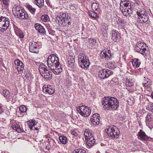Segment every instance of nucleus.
<instances>
[{"label": "nucleus", "instance_id": "obj_53", "mask_svg": "<svg viewBox=\"0 0 153 153\" xmlns=\"http://www.w3.org/2000/svg\"><path fill=\"white\" fill-rule=\"evenodd\" d=\"M151 111L153 113V108L151 110Z\"/></svg>", "mask_w": 153, "mask_h": 153}, {"label": "nucleus", "instance_id": "obj_54", "mask_svg": "<svg viewBox=\"0 0 153 153\" xmlns=\"http://www.w3.org/2000/svg\"><path fill=\"white\" fill-rule=\"evenodd\" d=\"M1 105L0 104V109H1Z\"/></svg>", "mask_w": 153, "mask_h": 153}, {"label": "nucleus", "instance_id": "obj_49", "mask_svg": "<svg viewBox=\"0 0 153 153\" xmlns=\"http://www.w3.org/2000/svg\"><path fill=\"white\" fill-rule=\"evenodd\" d=\"M73 153H79L78 149H76L73 151Z\"/></svg>", "mask_w": 153, "mask_h": 153}, {"label": "nucleus", "instance_id": "obj_2", "mask_svg": "<svg viewBox=\"0 0 153 153\" xmlns=\"http://www.w3.org/2000/svg\"><path fill=\"white\" fill-rule=\"evenodd\" d=\"M101 103L103 109L106 111L110 109L114 110H116L119 105V102L116 99L109 96L103 98Z\"/></svg>", "mask_w": 153, "mask_h": 153}, {"label": "nucleus", "instance_id": "obj_45", "mask_svg": "<svg viewBox=\"0 0 153 153\" xmlns=\"http://www.w3.org/2000/svg\"><path fill=\"white\" fill-rule=\"evenodd\" d=\"M78 150L79 153H86L85 150L84 149H78Z\"/></svg>", "mask_w": 153, "mask_h": 153}, {"label": "nucleus", "instance_id": "obj_48", "mask_svg": "<svg viewBox=\"0 0 153 153\" xmlns=\"http://www.w3.org/2000/svg\"><path fill=\"white\" fill-rule=\"evenodd\" d=\"M70 9L71 10H75L76 9L75 7H74V6H73V5L71 6Z\"/></svg>", "mask_w": 153, "mask_h": 153}, {"label": "nucleus", "instance_id": "obj_14", "mask_svg": "<svg viewBox=\"0 0 153 153\" xmlns=\"http://www.w3.org/2000/svg\"><path fill=\"white\" fill-rule=\"evenodd\" d=\"M111 39L114 42H119L121 38L120 35L118 31L113 30L112 32Z\"/></svg>", "mask_w": 153, "mask_h": 153}, {"label": "nucleus", "instance_id": "obj_50", "mask_svg": "<svg viewBox=\"0 0 153 153\" xmlns=\"http://www.w3.org/2000/svg\"><path fill=\"white\" fill-rule=\"evenodd\" d=\"M147 83L146 85L147 86H148V85H149L150 83V80L149 79H148V81H147Z\"/></svg>", "mask_w": 153, "mask_h": 153}, {"label": "nucleus", "instance_id": "obj_30", "mask_svg": "<svg viewBox=\"0 0 153 153\" xmlns=\"http://www.w3.org/2000/svg\"><path fill=\"white\" fill-rule=\"evenodd\" d=\"M36 4L39 7H41L44 5V0H35Z\"/></svg>", "mask_w": 153, "mask_h": 153}, {"label": "nucleus", "instance_id": "obj_42", "mask_svg": "<svg viewBox=\"0 0 153 153\" xmlns=\"http://www.w3.org/2000/svg\"><path fill=\"white\" fill-rule=\"evenodd\" d=\"M9 1L10 0H1L2 2L6 6L9 5Z\"/></svg>", "mask_w": 153, "mask_h": 153}, {"label": "nucleus", "instance_id": "obj_3", "mask_svg": "<svg viewBox=\"0 0 153 153\" xmlns=\"http://www.w3.org/2000/svg\"><path fill=\"white\" fill-rule=\"evenodd\" d=\"M13 11L17 17L22 19H28V16L24 9H22L18 6H15L13 8Z\"/></svg>", "mask_w": 153, "mask_h": 153}, {"label": "nucleus", "instance_id": "obj_46", "mask_svg": "<svg viewBox=\"0 0 153 153\" xmlns=\"http://www.w3.org/2000/svg\"><path fill=\"white\" fill-rule=\"evenodd\" d=\"M99 114H94L92 116H91L92 118V117H97V118H99Z\"/></svg>", "mask_w": 153, "mask_h": 153}, {"label": "nucleus", "instance_id": "obj_9", "mask_svg": "<svg viewBox=\"0 0 153 153\" xmlns=\"http://www.w3.org/2000/svg\"><path fill=\"white\" fill-rule=\"evenodd\" d=\"M77 110L80 114L85 117H88L91 113V109L85 106H79Z\"/></svg>", "mask_w": 153, "mask_h": 153}, {"label": "nucleus", "instance_id": "obj_11", "mask_svg": "<svg viewBox=\"0 0 153 153\" xmlns=\"http://www.w3.org/2000/svg\"><path fill=\"white\" fill-rule=\"evenodd\" d=\"M68 14L66 13H60L59 15L56 18V22L59 24V25H60V24L62 25L63 22H65V21L66 19H68Z\"/></svg>", "mask_w": 153, "mask_h": 153}, {"label": "nucleus", "instance_id": "obj_37", "mask_svg": "<svg viewBox=\"0 0 153 153\" xmlns=\"http://www.w3.org/2000/svg\"><path fill=\"white\" fill-rule=\"evenodd\" d=\"M42 20L44 22L48 21L49 19V17L48 15H43L41 17Z\"/></svg>", "mask_w": 153, "mask_h": 153}, {"label": "nucleus", "instance_id": "obj_7", "mask_svg": "<svg viewBox=\"0 0 153 153\" xmlns=\"http://www.w3.org/2000/svg\"><path fill=\"white\" fill-rule=\"evenodd\" d=\"M135 50L144 56H146L148 53V51L146 48V44L142 41L138 42Z\"/></svg>", "mask_w": 153, "mask_h": 153}, {"label": "nucleus", "instance_id": "obj_40", "mask_svg": "<svg viewBox=\"0 0 153 153\" xmlns=\"http://www.w3.org/2000/svg\"><path fill=\"white\" fill-rule=\"evenodd\" d=\"M88 42L90 44L92 45H95L96 43V41L92 38L89 39H88Z\"/></svg>", "mask_w": 153, "mask_h": 153}, {"label": "nucleus", "instance_id": "obj_8", "mask_svg": "<svg viewBox=\"0 0 153 153\" xmlns=\"http://www.w3.org/2000/svg\"><path fill=\"white\" fill-rule=\"evenodd\" d=\"M106 132L108 135L115 138H118L120 134L118 129L115 126L109 127Z\"/></svg>", "mask_w": 153, "mask_h": 153}, {"label": "nucleus", "instance_id": "obj_44", "mask_svg": "<svg viewBox=\"0 0 153 153\" xmlns=\"http://www.w3.org/2000/svg\"><path fill=\"white\" fill-rule=\"evenodd\" d=\"M71 134L74 136H77V134L75 130H72L71 131Z\"/></svg>", "mask_w": 153, "mask_h": 153}, {"label": "nucleus", "instance_id": "obj_23", "mask_svg": "<svg viewBox=\"0 0 153 153\" xmlns=\"http://www.w3.org/2000/svg\"><path fill=\"white\" fill-rule=\"evenodd\" d=\"M85 140L87 145L89 147L93 146L95 143V140L93 136H91V137H89Z\"/></svg>", "mask_w": 153, "mask_h": 153}, {"label": "nucleus", "instance_id": "obj_18", "mask_svg": "<svg viewBox=\"0 0 153 153\" xmlns=\"http://www.w3.org/2000/svg\"><path fill=\"white\" fill-rule=\"evenodd\" d=\"M68 65L70 68L73 67L75 63V60L74 57L72 56H69L68 59Z\"/></svg>", "mask_w": 153, "mask_h": 153}, {"label": "nucleus", "instance_id": "obj_41", "mask_svg": "<svg viewBox=\"0 0 153 153\" xmlns=\"http://www.w3.org/2000/svg\"><path fill=\"white\" fill-rule=\"evenodd\" d=\"M126 84L128 87H131L133 86V83L128 81L126 82Z\"/></svg>", "mask_w": 153, "mask_h": 153}, {"label": "nucleus", "instance_id": "obj_34", "mask_svg": "<svg viewBox=\"0 0 153 153\" xmlns=\"http://www.w3.org/2000/svg\"><path fill=\"white\" fill-rule=\"evenodd\" d=\"M26 7L27 9L29 10V11L33 14L36 11V9L32 7L29 5L27 4Z\"/></svg>", "mask_w": 153, "mask_h": 153}, {"label": "nucleus", "instance_id": "obj_51", "mask_svg": "<svg viewBox=\"0 0 153 153\" xmlns=\"http://www.w3.org/2000/svg\"><path fill=\"white\" fill-rule=\"evenodd\" d=\"M29 128H30V129L31 130H32V129H33V126H30V125H29Z\"/></svg>", "mask_w": 153, "mask_h": 153}, {"label": "nucleus", "instance_id": "obj_43", "mask_svg": "<svg viewBox=\"0 0 153 153\" xmlns=\"http://www.w3.org/2000/svg\"><path fill=\"white\" fill-rule=\"evenodd\" d=\"M140 3V1H135V2L134 3V4L135 7H137L139 6Z\"/></svg>", "mask_w": 153, "mask_h": 153}, {"label": "nucleus", "instance_id": "obj_28", "mask_svg": "<svg viewBox=\"0 0 153 153\" xmlns=\"http://www.w3.org/2000/svg\"><path fill=\"white\" fill-rule=\"evenodd\" d=\"M124 23L125 22L123 19L121 18H119L118 20L117 21L118 27L120 28H122L124 26Z\"/></svg>", "mask_w": 153, "mask_h": 153}, {"label": "nucleus", "instance_id": "obj_35", "mask_svg": "<svg viewBox=\"0 0 153 153\" xmlns=\"http://www.w3.org/2000/svg\"><path fill=\"white\" fill-rule=\"evenodd\" d=\"M89 135H90V136L91 135V133L90 131L87 130L84 132V135L85 136V140L89 138Z\"/></svg>", "mask_w": 153, "mask_h": 153}, {"label": "nucleus", "instance_id": "obj_6", "mask_svg": "<svg viewBox=\"0 0 153 153\" xmlns=\"http://www.w3.org/2000/svg\"><path fill=\"white\" fill-rule=\"evenodd\" d=\"M10 21L6 17H0V31L4 32L6 31L9 26Z\"/></svg>", "mask_w": 153, "mask_h": 153}, {"label": "nucleus", "instance_id": "obj_22", "mask_svg": "<svg viewBox=\"0 0 153 153\" xmlns=\"http://www.w3.org/2000/svg\"><path fill=\"white\" fill-rule=\"evenodd\" d=\"M130 1L129 0H121L120 7H130Z\"/></svg>", "mask_w": 153, "mask_h": 153}, {"label": "nucleus", "instance_id": "obj_39", "mask_svg": "<svg viewBox=\"0 0 153 153\" xmlns=\"http://www.w3.org/2000/svg\"><path fill=\"white\" fill-rule=\"evenodd\" d=\"M152 118H148L147 116H146V123L147 124H149L152 123Z\"/></svg>", "mask_w": 153, "mask_h": 153}, {"label": "nucleus", "instance_id": "obj_33", "mask_svg": "<svg viewBox=\"0 0 153 153\" xmlns=\"http://www.w3.org/2000/svg\"><path fill=\"white\" fill-rule=\"evenodd\" d=\"M16 34L19 38H22L24 37V35L23 32L20 30H16L15 31Z\"/></svg>", "mask_w": 153, "mask_h": 153}, {"label": "nucleus", "instance_id": "obj_16", "mask_svg": "<svg viewBox=\"0 0 153 153\" xmlns=\"http://www.w3.org/2000/svg\"><path fill=\"white\" fill-rule=\"evenodd\" d=\"M43 90L44 92L50 95L53 94L55 91L54 89L50 85H48L47 86L44 85L43 87Z\"/></svg>", "mask_w": 153, "mask_h": 153}, {"label": "nucleus", "instance_id": "obj_47", "mask_svg": "<svg viewBox=\"0 0 153 153\" xmlns=\"http://www.w3.org/2000/svg\"><path fill=\"white\" fill-rule=\"evenodd\" d=\"M29 125L34 126H35V123L33 121L31 120V121L30 122V124Z\"/></svg>", "mask_w": 153, "mask_h": 153}, {"label": "nucleus", "instance_id": "obj_25", "mask_svg": "<svg viewBox=\"0 0 153 153\" xmlns=\"http://www.w3.org/2000/svg\"><path fill=\"white\" fill-rule=\"evenodd\" d=\"M42 76L47 80L51 79L52 77V73L48 71L44 74Z\"/></svg>", "mask_w": 153, "mask_h": 153}, {"label": "nucleus", "instance_id": "obj_29", "mask_svg": "<svg viewBox=\"0 0 153 153\" xmlns=\"http://www.w3.org/2000/svg\"><path fill=\"white\" fill-rule=\"evenodd\" d=\"M59 141L62 143L65 144L67 143V139L66 137L64 136H60L59 138Z\"/></svg>", "mask_w": 153, "mask_h": 153}, {"label": "nucleus", "instance_id": "obj_24", "mask_svg": "<svg viewBox=\"0 0 153 153\" xmlns=\"http://www.w3.org/2000/svg\"><path fill=\"white\" fill-rule=\"evenodd\" d=\"M12 127L14 130L18 132H21L23 130L21 128L20 125L17 123H13Z\"/></svg>", "mask_w": 153, "mask_h": 153}, {"label": "nucleus", "instance_id": "obj_19", "mask_svg": "<svg viewBox=\"0 0 153 153\" xmlns=\"http://www.w3.org/2000/svg\"><path fill=\"white\" fill-rule=\"evenodd\" d=\"M138 138L142 140H146L148 139V137L141 130H140V132L138 133Z\"/></svg>", "mask_w": 153, "mask_h": 153}, {"label": "nucleus", "instance_id": "obj_52", "mask_svg": "<svg viewBox=\"0 0 153 153\" xmlns=\"http://www.w3.org/2000/svg\"><path fill=\"white\" fill-rule=\"evenodd\" d=\"M152 98L153 99V93L151 94Z\"/></svg>", "mask_w": 153, "mask_h": 153}, {"label": "nucleus", "instance_id": "obj_38", "mask_svg": "<svg viewBox=\"0 0 153 153\" xmlns=\"http://www.w3.org/2000/svg\"><path fill=\"white\" fill-rule=\"evenodd\" d=\"M19 109L20 111L22 113L25 112L27 110L26 107L24 105L20 106L19 107Z\"/></svg>", "mask_w": 153, "mask_h": 153}, {"label": "nucleus", "instance_id": "obj_15", "mask_svg": "<svg viewBox=\"0 0 153 153\" xmlns=\"http://www.w3.org/2000/svg\"><path fill=\"white\" fill-rule=\"evenodd\" d=\"M14 63L16 66L15 67L19 72H21L24 69V65L20 60H16L14 61Z\"/></svg>", "mask_w": 153, "mask_h": 153}, {"label": "nucleus", "instance_id": "obj_55", "mask_svg": "<svg viewBox=\"0 0 153 153\" xmlns=\"http://www.w3.org/2000/svg\"><path fill=\"white\" fill-rule=\"evenodd\" d=\"M35 130H37V128H35Z\"/></svg>", "mask_w": 153, "mask_h": 153}, {"label": "nucleus", "instance_id": "obj_1", "mask_svg": "<svg viewBox=\"0 0 153 153\" xmlns=\"http://www.w3.org/2000/svg\"><path fill=\"white\" fill-rule=\"evenodd\" d=\"M48 67L55 74L58 75L61 73L62 68L58 58L55 54L50 55L47 59Z\"/></svg>", "mask_w": 153, "mask_h": 153}, {"label": "nucleus", "instance_id": "obj_31", "mask_svg": "<svg viewBox=\"0 0 153 153\" xmlns=\"http://www.w3.org/2000/svg\"><path fill=\"white\" fill-rule=\"evenodd\" d=\"M138 59H134L132 61V64L134 66L138 67L139 66L140 62L138 61Z\"/></svg>", "mask_w": 153, "mask_h": 153}, {"label": "nucleus", "instance_id": "obj_32", "mask_svg": "<svg viewBox=\"0 0 153 153\" xmlns=\"http://www.w3.org/2000/svg\"><path fill=\"white\" fill-rule=\"evenodd\" d=\"M88 15L93 18L94 19L98 18L99 16L97 13L93 11H90L88 13Z\"/></svg>", "mask_w": 153, "mask_h": 153}, {"label": "nucleus", "instance_id": "obj_36", "mask_svg": "<svg viewBox=\"0 0 153 153\" xmlns=\"http://www.w3.org/2000/svg\"><path fill=\"white\" fill-rule=\"evenodd\" d=\"M92 10H97L99 9V5L96 3H93L91 5Z\"/></svg>", "mask_w": 153, "mask_h": 153}, {"label": "nucleus", "instance_id": "obj_21", "mask_svg": "<svg viewBox=\"0 0 153 153\" xmlns=\"http://www.w3.org/2000/svg\"><path fill=\"white\" fill-rule=\"evenodd\" d=\"M34 27L39 33H45V29L41 25L38 23L35 24Z\"/></svg>", "mask_w": 153, "mask_h": 153}, {"label": "nucleus", "instance_id": "obj_17", "mask_svg": "<svg viewBox=\"0 0 153 153\" xmlns=\"http://www.w3.org/2000/svg\"><path fill=\"white\" fill-rule=\"evenodd\" d=\"M108 53L109 54V56L104 51H101L100 54V57L102 59H105L106 60L110 59L111 56L110 51L108 50Z\"/></svg>", "mask_w": 153, "mask_h": 153}, {"label": "nucleus", "instance_id": "obj_56", "mask_svg": "<svg viewBox=\"0 0 153 153\" xmlns=\"http://www.w3.org/2000/svg\"><path fill=\"white\" fill-rule=\"evenodd\" d=\"M91 136H92V134H91V136H90V135H89V137H91Z\"/></svg>", "mask_w": 153, "mask_h": 153}, {"label": "nucleus", "instance_id": "obj_20", "mask_svg": "<svg viewBox=\"0 0 153 153\" xmlns=\"http://www.w3.org/2000/svg\"><path fill=\"white\" fill-rule=\"evenodd\" d=\"M39 73L42 76L44 74L48 71L47 68V67L44 64L40 65L39 67Z\"/></svg>", "mask_w": 153, "mask_h": 153}, {"label": "nucleus", "instance_id": "obj_5", "mask_svg": "<svg viewBox=\"0 0 153 153\" xmlns=\"http://www.w3.org/2000/svg\"><path fill=\"white\" fill-rule=\"evenodd\" d=\"M136 13L138 16V21L139 22L149 23V16L145 10H143L140 12L137 11Z\"/></svg>", "mask_w": 153, "mask_h": 153}, {"label": "nucleus", "instance_id": "obj_4", "mask_svg": "<svg viewBox=\"0 0 153 153\" xmlns=\"http://www.w3.org/2000/svg\"><path fill=\"white\" fill-rule=\"evenodd\" d=\"M78 60L79 64L82 68L85 69L89 66L88 57L84 54L82 53L79 56Z\"/></svg>", "mask_w": 153, "mask_h": 153}, {"label": "nucleus", "instance_id": "obj_26", "mask_svg": "<svg viewBox=\"0 0 153 153\" xmlns=\"http://www.w3.org/2000/svg\"><path fill=\"white\" fill-rule=\"evenodd\" d=\"M91 121L92 123L94 125H97L100 123V119L97 117H91Z\"/></svg>", "mask_w": 153, "mask_h": 153}, {"label": "nucleus", "instance_id": "obj_27", "mask_svg": "<svg viewBox=\"0 0 153 153\" xmlns=\"http://www.w3.org/2000/svg\"><path fill=\"white\" fill-rule=\"evenodd\" d=\"M3 96L7 99H10V94L9 90L7 89L4 90L2 93Z\"/></svg>", "mask_w": 153, "mask_h": 153}, {"label": "nucleus", "instance_id": "obj_10", "mask_svg": "<svg viewBox=\"0 0 153 153\" xmlns=\"http://www.w3.org/2000/svg\"><path fill=\"white\" fill-rule=\"evenodd\" d=\"M111 73V70L105 68L100 71L98 75L101 78L104 79L110 76Z\"/></svg>", "mask_w": 153, "mask_h": 153}, {"label": "nucleus", "instance_id": "obj_12", "mask_svg": "<svg viewBox=\"0 0 153 153\" xmlns=\"http://www.w3.org/2000/svg\"><path fill=\"white\" fill-rule=\"evenodd\" d=\"M120 8L123 15L125 16H130L133 13V10L131 9V6L126 7H120Z\"/></svg>", "mask_w": 153, "mask_h": 153}, {"label": "nucleus", "instance_id": "obj_13", "mask_svg": "<svg viewBox=\"0 0 153 153\" xmlns=\"http://www.w3.org/2000/svg\"><path fill=\"white\" fill-rule=\"evenodd\" d=\"M38 44L34 41L31 42L29 43V49L30 52L34 53H37L39 51L37 48Z\"/></svg>", "mask_w": 153, "mask_h": 153}]
</instances>
